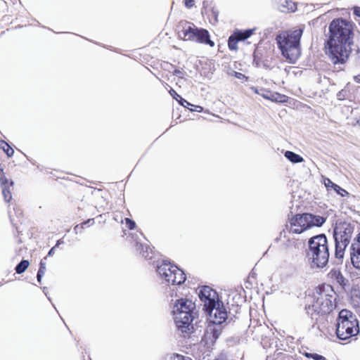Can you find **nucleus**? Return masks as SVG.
<instances>
[{
  "label": "nucleus",
  "mask_w": 360,
  "mask_h": 360,
  "mask_svg": "<svg viewBox=\"0 0 360 360\" xmlns=\"http://www.w3.org/2000/svg\"><path fill=\"white\" fill-rule=\"evenodd\" d=\"M64 242L62 240H58L54 247H58L60 245L63 244Z\"/></svg>",
  "instance_id": "c03bdc74"
},
{
  "label": "nucleus",
  "mask_w": 360,
  "mask_h": 360,
  "mask_svg": "<svg viewBox=\"0 0 360 360\" xmlns=\"http://www.w3.org/2000/svg\"><path fill=\"white\" fill-rule=\"evenodd\" d=\"M328 276L330 279L337 282L338 284L341 285H345V278L339 269H333L328 273Z\"/></svg>",
  "instance_id": "a211bd4d"
},
{
  "label": "nucleus",
  "mask_w": 360,
  "mask_h": 360,
  "mask_svg": "<svg viewBox=\"0 0 360 360\" xmlns=\"http://www.w3.org/2000/svg\"><path fill=\"white\" fill-rule=\"evenodd\" d=\"M0 172L3 173V169H0Z\"/></svg>",
  "instance_id": "de8ad7c7"
},
{
  "label": "nucleus",
  "mask_w": 360,
  "mask_h": 360,
  "mask_svg": "<svg viewBox=\"0 0 360 360\" xmlns=\"http://www.w3.org/2000/svg\"><path fill=\"white\" fill-rule=\"evenodd\" d=\"M335 191L337 192V193H338L339 195H340L341 196H343V197L349 195V193L346 190L343 189L341 187H340V189L337 188L336 189H335Z\"/></svg>",
  "instance_id": "7c9ffc66"
},
{
  "label": "nucleus",
  "mask_w": 360,
  "mask_h": 360,
  "mask_svg": "<svg viewBox=\"0 0 360 360\" xmlns=\"http://www.w3.org/2000/svg\"><path fill=\"white\" fill-rule=\"evenodd\" d=\"M79 229H82L81 228V224L80 225L78 224V225L75 226L74 230L76 232V233H78Z\"/></svg>",
  "instance_id": "37998d69"
},
{
  "label": "nucleus",
  "mask_w": 360,
  "mask_h": 360,
  "mask_svg": "<svg viewBox=\"0 0 360 360\" xmlns=\"http://www.w3.org/2000/svg\"><path fill=\"white\" fill-rule=\"evenodd\" d=\"M303 32L301 28L291 33H281L276 36V40L281 53L290 63H295L300 56V42Z\"/></svg>",
  "instance_id": "f03ea898"
},
{
  "label": "nucleus",
  "mask_w": 360,
  "mask_h": 360,
  "mask_svg": "<svg viewBox=\"0 0 360 360\" xmlns=\"http://www.w3.org/2000/svg\"><path fill=\"white\" fill-rule=\"evenodd\" d=\"M174 75L177 76V77H182L183 73L179 70H175L174 72Z\"/></svg>",
  "instance_id": "4c0bfd02"
},
{
  "label": "nucleus",
  "mask_w": 360,
  "mask_h": 360,
  "mask_svg": "<svg viewBox=\"0 0 360 360\" xmlns=\"http://www.w3.org/2000/svg\"><path fill=\"white\" fill-rule=\"evenodd\" d=\"M239 41H240V40L239 39H238L237 36H236V34L234 32L233 34L231 35L229 38V41H228L229 48L231 50L236 51L238 49L237 44Z\"/></svg>",
  "instance_id": "4be33fe9"
},
{
  "label": "nucleus",
  "mask_w": 360,
  "mask_h": 360,
  "mask_svg": "<svg viewBox=\"0 0 360 360\" xmlns=\"http://www.w3.org/2000/svg\"><path fill=\"white\" fill-rule=\"evenodd\" d=\"M172 360H191L188 357L185 358L184 356L180 354H176L174 356Z\"/></svg>",
  "instance_id": "72a5a7b5"
},
{
  "label": "nucleus",
  "mask_w": 360,
  "mask_h": 360,
  "mask_svg": "<svg viewBox=\"0 0 360 360\" xmlns=\"http://www.w3.org/2000/svg\"><path fill=\"white\" fill-rule=\"evenodd\" d=\"M307 257L311 260L313 266L323 268L328 262L329 248L325 234L321 233L311 237L309 241Z\"/></svg>",
  "instance_id": "7ed1b4c3"
},
{
  "label": "nucleus",
  "mask_w": 360,
  "mask_h": 360,
  "mask_svg": "<svg viewBox=\"0 0 360 360\" xmlns=\"http://www.w3.org/2000/svg\"><path fill=\"white\" fill-rule=\"evenodd\" d=\"M284 155L289 161H290L292 163H300L304 161L302 157L290 150L285 151Z\"/></svg>",
  "instance_id": "6ab92c4d"
},
{
  "label": "nucleus",
  "mask_w": 360,
  "mask_h": 360,
  "mask_svg": "<svg viewBox=\"0 0 360 360\" xmlns=\"http://www.w3.org/2000/svg\"><path fill=\"white\" fill-rule=\"evenodd\" d=\"M342 91H339V92L338 93V94H337V96H338V98L340 100H341V99H342Z\"/></svg>",
  "instance_id": "49530a36"
},
{
  "label": "nucleus",
  "mask_w": 360,
  "mask_h": 360,
  "mask_svg": "<svg viewBox=\"0 0 360 360\" xmlns=\"http://www.w3.org/2000/svg\"><path fill=\"white\" fill-rule=\"evenodd\" d=\"M306 356L309 358H311L314 360H326V358L323 356L318 354L307 353Z\"/></svg>",
  "instance_id": "a878e982"
},
{
  "label": "nucleus",
  "mask_w": 360,
  "mask_h": 360,
  "mask_svg": "<svg viewBox=\"0 0 360 360\" xmlns=\"http://www.w3.org/2000/svg\"><path fill=\"white\" fill-rule=\"evenodd\" d=\"M326 219L321 216L309 213L297 214L290 219V231L293 233H301L313 226H321Z\"/></svg>",
  "instance_id": "0eeeda50"
},
{
  "label": "nucleus",
  "mask_w": 360,
  "mask_h": 360,
  "mask_svg": "<svg viewBox=\"0 0 360 360\" xmlns=\"http://www.w3.org/2000/svg\"><path fill=\"white\" fill-rule=\"evenodd\" d=\"M174 321L179 333L184 336L193 331V321L194 316L188 312H173Z\"/></svg>",
  "instance_id": "9d476101"
},
{
  "label": "nucleus",
  "mask_w": 360,
  "mask_h": 360,
  "mask_svg": "<svg viewBox=\"0 0 360 360\" xmlns=\"http://www.w3.org/2000/svg\"><path fill=\"white\" fill-rule=\"evenodd\" d=\"M354 81L357 83H360V75L355 76Z\"/></svg>",
  "instance_id": "a18cd8bd"
},
{
  "label": "nucleus",
  "mask_w": 360,
  "mask_h": 360,
  "mask_svg": "<svg viewBox=\"0 0 360 360\" xmlns=\"http://www.w3.org/2000/svg\"><path fill=\"white\" fill-rule=\"evenodd\" d=\"M359 333V321L356 316L347 309H342L337 320V337L342 340H346L356 336Z\"/></svg>",
  "instance_id": "20e7f679"
},
{
  "label": "nucleus",
  "mask_w": 360,
  "mask_h": 360,
  "mask_svg": "<svg viewBox=\"0 0 360 360\" xmlns=\"http://www.w3.org/2000/svg\"><path fill=\"white\" fill-rule=\"evenodd\" d=\"M169 94L171 96L176 99L177 101H179V98L180 99L181 96H179L174 89H171L169 91Z\"/></svg>",
  "instance_id": "473e14b6"
},
{
  "label": "nucleus",
  "mask_w": 360,
  "mask_h": 360,
  "mask_svg": "<svg viewBox=\"0 0 360 360\" xmlns=\"http://www.w3.org/2000/svg\"><path fill=\"white\" fill-rule=\"evenodd\" d=\"M178 102L185 108H188V106H193L191 103H190L188 101H187L186 100L181 97H180V100H179Z\"/></svg>",
  "instance_id": "c85d7f7f"
},
{
  "label": "nucleus",
  "mask_w": 360,
  "mask_h": 360,
  "mask_svg": "<svg viewBox=\"0 0 360 360\" xmlns=\"http://www.w3.org/2000/svg\"><path fill=\"white\" fill-rule=\"evenodd\" d=\"M255 29H248L244 31H236L235 32L236 36H237L238 39L240 41H245L248 39L253 33L255 32Z\"/></svg>",
  "instance_id": "412c9836"
},
{
  "label": "nucleus",
  "mask_w": 360,
  "mask_h": 360,
  "mask_svg": "<svg viewBox=\"0 0 360 360\" xmlns=\"http://www.w3.org/2000/svg\"><path fill=\"white\" fill-rule=\"evenodd\" d=\"M55 249H56V247H53V248L49 250V252H48V256H53V254H54Z\"/></svg>",
  "instance_id": "79ce46f5"
},
{
  "label": "nucleus",
  "mask_w": 360,
  "mask_h": 360,
  "mask_svg": "<svg viewBox=\"0 0 360 360\" xmlns=\"http://www.w3.org/2000/svg\"><path fill=\"white\" fill-rule=\"evenodd\" d=\"M46 263L43 260H41V262L39 263V269L38 272L44 274L46 272Z\"/></svg>",
  "instance_id": "cd10ccee"
},
{
  "label": "nucleus",
  "mask_w": 360,
  "mask_h": 360,
  "mask_svg": "<svg viewBox=\"0 0 360 360\" xmlns=\"http://www.w3.org/2000/svg\"><path fill=\"white\" fill-rule=\"evenodd\" d=\"M44 274L37 272V278L39 283H41V278Z\"/></svg>",
  "instance_id": "a19ab883"
},
{
  "label": "nucleus",
  "mask_w": 360,
  "mask_h": 360,
  "mask_svg": "<svg viewBox=\"0 0 360 360\" xmlns=\"http://www.w3.org/2000/svg\"><path fill=\"white\" fill-rule=\"evenodd\" d=\"M336 300L335 292L331 286L323 287L316 290L313 295V302L309 305V310L317 314H329L335 307Z\"/></svg>",
  "instance_id": "39448f33"
},
{
  "label": "nucleus",
  "mask_w": 360,
  "mask_h": 360,
  "mask_svg": "<svg viewBox=\"0 0 360 360\" xmlns=\"http://www.w3.org/2000/svg\"><path fill=\"white\" fill-rule=\"evenodd\" d=\"M157 272L160 277L169 284L181 285L186 281V276L182 270L169 262H163L157 266Z\"/></svg>",
  "instance_id": "1a4fd4ad"
},
{
  "label": "nucleus",
  "mask_w": 360,
  "mask_h": 360,
  "mask_svg": "<svg viewBox=\"0 0 360 360\" xmlns=\"http://www.w3.org/2000/svg\"><path fill=\"white\" fill-rule=\"evenodd\" d=\"M195 304L188 299H179L176 301L172 312H188L193 314Z\"/></svg>",
  "instance_id": "4468645a"
},
{
  "label": "nucleus",
  "mask_w": 360,
  "mask_h": 360,
  "mask_svg": "<svg viewBox=\"0 0 360 360\" xmlns=\"http://www.w3.org/2000/svg\"><path fill=\"white\" fill-rule=\"evenodd\" d=\"M29 262L25 259H22L15 267V271L17 274H20L25 271L29 266Z\"/></svg>",
  "instance_id": "5701e85b"
},
{
  "label": "nucleus",
  "mask_w": 360,
  "mask_h": 360,
  "mask_svg": "<svg viewBox=\"0 0 360 360\" xmlns=\"http://www.w3.org/2000/svg\"><path fill=\"white\" fill-rule=\"evenodd\" d=\"M125 221H126V225H127V226L130 230H132V229H135V227H136V223H135L133 220H131V219H129V218H126V219H125Z\"/></svg>",
  "instance_id": "bb28decb"
},
{
  "label": "nucleus",
  "mask_w": 360,
  "mask_h": 360,
  "mask_svg": "<svg viewBox=\"0 0 360 360\" xmlns=\"http://www.w3.org/2000/svg\"><path fill=\"white\" fill-rule=\"evenodd\" d=\"M184 1L185 6L188 8H191L194 6V0H184Z\"/></svg>",
  "instance_id": "c9c22d12"
},
{
  "label": "nucleus",
  "mask_w": 360,
  "mask_h": 360,
  "mask_svg": "<svg viewBox=\"0 0 360 360\" xmlns=\"http://www.w3.org/2000/svg\"><path fill=\"white\" fill-rule=\"evenodd\" d=\"M235 77L238 79H242L245 77V75L240 72H235Z\"/></svg>",
  "instance_id": "ea45409f"
},
{
  "label": "nucleus",
  "mask_w": 360,
  "mask_h": 360,
  "mask_svg": "<svg viewBox=\"0 0 360 360\" xmlns=\"http://www.w3.org/2000/svg\"><path fill=\"white\" fill-rule=\"evenodd\" d=\"M221 324L210 323L207 326L205 334L204 340L207 343H214L221 333Z\"/></svg>",
  "instance_id": "ddd939ff"
},
{
  "label": "nucleus",
  "mask_w": 360,
  "mask_h": 360,
  "mask_svg": "<svg viewBox=\"0 0 360 360\" xmlns=\"http://www.w3.org/2000/svg\"><path fill=\"white\" fill-rule=\"evenodd\" d=\"M354 13L360 17V8L359 7H354Z\"/></svg>",
  "instance_id": "58836bf2"
},
{
  "label": "nucleus",
  "mask_w": 360,
  "mask_h": 360,
  "mask_svg": "<svg viewBox=\"0 0 360 360\" xmlns=\"http://www.w3.org/2000/svg\"><path fill=\"white\" fill-rule=\"evenodd\" d=\"M198 294L200 300L204 302L205 309L219 300L217 292L207 285L199 288Z\"/></svg>",
  "instance_id": "f8f14e48"
},
{
  "label": "nucleus",
  "mask_w": 360,
  "mask_h": 360,
  "mask_svg": "<svg viewBox=\"0 0 360 360\" xmlns=\"http://www.w3.org/2000/svg\"><path fill=\"white\" fill-rule=\"evenodd\" d=\"M350 259L354 268L360 269V247L350 246Z\"/></svg>",
  "instance_id": "dca6fc26"
},
{
  "label": "nucleus",
  "mask_w": 360,
  "mask_h": 360,
  "mask_svg": "<svg viewBox=\"0 0 360 360\" xmlns=\"http://www.w3.org/2000/svg\"><path fill=\"white\" fill-rule=\"evenodd\" d=\"M195 109H191V111L202 112L203 108L200 105H193Z\"/></svg>",
  "instance_id": "e433bc0d"
},
{
  "label": "nucleus",
  "mask_w": 360,
  "mask_h": 360,
  "mask_svg": "<svg viewBox=\"0 0 360 360\" xmlns=\"http://www.w3.org/2000/svg\"><path fill=\"white\" fill-rule=\"evenodd\" d=\"M0 181L4 198L6 202H8L12 198L10 187L13 185V182L11 181L8 183V179L4 174L0 175Z\"/></svg>",
  "instance_id": "2eb2a0df"
},
{
  "label": "nucleus",
  "mask_w": 360,
  "mask_h": 360,
  "mask_svg": "<svg viewBox=\"0 0 360 360\" xmlns=\"http://www.w3.org/2000/svg\"><path fill=\"white\" fill-rule=\"evenodd\" d=\"M278 9L283 13L294 12L296 10V4L288 0H279Z\"/></svg>",
  "instance_id": "f3484780"
},
{
  "label": "nucleus",
  "mask_w": 360,
  "mask_h": 360,
  "mask_svg": "<svg viewBox=\"0 0 360 360\" xmlns=\"http://www.w3.org/2000/svg\"><path fill=\"white\" fill-rule=\"evenodd\" d=\"M0 146L8 157H11L13 155V149L6 142L2 141Z\"/></svg>",
  "instance_id": "b1692460"
},
{
  "label": "nucleus",
  "mask_w": 360,
  "mask_h": 360,
  "mask_svg": "<svg viewBox=\"0 0 360 360\" xmlns=\"http://www.w3.org/2000/svg\"><path fill=\"white\" fill-rule=\"evenodd\" d=\"M205 310L209 316L210 323L221 324L227 319L226 310L223 302L219 300Z\"/></svg>",
  "instance_id": "9b49d317"
},
{
  "label": "nucleus",
  "mask_w": 360,
  "mask_h": 360,
  "mask_svg": "<svg viewBox=\"0 0 360 360\" xmlns=\"http://www.w3.org/2000/svg\"><path fill=\"white\" fill-rule=\"evenodd\" d=\"M323 183L326 187L328 189L329 188H332L334 190L338 188L340 189V186L333 183L330 179L328 178H324Z\"/></svg>",
  "instance_id": "393cba45"
},
{
  "label": "nucleus",
  "mask_w": 360,
  "mask_h": 360,
  "mask_svg": "<svg viewBox=\"0 0 360 360\" xmlns=\"http://www.w3.org/2000/svg\"><path fill=\"white\" fill-rule=\"evenodd\" d=\"M253 57H254L253 63L256 65V67H259V59L256 52L254 53Z\"/></svg>",
  "instance_id": "f704fd0d"
},
{
  "label": "nucleus",
  "mask_w": 360,
  "mask_h": 360,
  "mask_svg": "<svg viewBox=\"0 0 360 360\" xmlns=\"http://www.w3.org/2000/svg\"><path fill=\"white\" fill-rule=\"evenodd\" d=\"M138 249L140 250V253L142 256L146 259H151L152 258V250L149 248L147 245H143L141 243H137Z\"/></svg>",
  "instance_id": "aec40b11"
},
{
  "label": "nucleus",
  "mask_w": 360,
  "mask_h": 360,
  "mask_svg": "<svg viewBox=\"0 0 360 360\" xmlns=\"http://www.w3.org/2000/svg\"><path fill=\"white\" fill-rule=\"evenodd\" d=\"M352 246L360 247V233L357 235V236L354 239L353 242L352 243Z\"/></svg>",
  "instance_id": "c756f323"
},
{
  "label": "nucleus",
  "mask_w": 360,
  "mask_h": 360,
  "mask_svg": "<svg viewBox=\"0 0 360 360\" xmlns=\"http://www.w3.org/2000/svg\"><path fill=\"white\" fill-rule=\"evenodd\" d=\"M94 224V219H89L86 221H84L81 224V228L83 229L84 226H92Z\"/></svg>",
  "instance_id": "2f4dec72"
},
{
  "label": "nucleus",
  "mask_w": 360,
  "mask_h": 360,
  "mask_svg": "<svg viewBox=\"0 0 360 360\" xmlns=\"http://www.w3.org/2000/svg\"><path fill=\"white\" fill-rule=\"evenodd\" d=\"M179 37L184 40H190L214 46V43L210 39L207 30L199 29L193 23L186 22L182 25V30L179 32Z\"/></svg>",
  "instance_id": "6e6552de"
},
{
  "label": "nucleus",
  "mask_w": 360,
  "mask_h": 360,
  "mask_svg": "<svg viewBox=\"0 0 360 360\" xmlns=\"http://www.w3.org/2000/svg\"><path fill=\"white\" fill-rule=\"evenodd\" d=\"M354 231V226L350 223H342L337 226L333 230L335 240V256L341 259L344 257L345 251L349 245Z\"/></svg>",
  "instance_id": "423d86ee"
},
{
  "label": "nucleus",
  "mask_w": 360,
  "mask_h": 360,
  "mask_svg": "<svg viewBox=\"0 0 360 360\" xmlns=\"http://www.w3.org/2000/svg\"><path fill=\"white\" fill-rule=\"evenodd\" d=\"M329 38L326 42L329 58L333 64H343L348 59L353 45V26L342 18H336L329 25Z\"/></svg>",
  "instance_id": "f257e3e1"
}]
</instances>
